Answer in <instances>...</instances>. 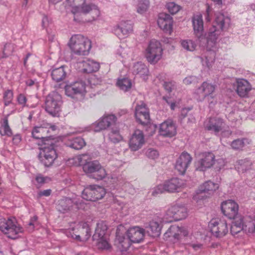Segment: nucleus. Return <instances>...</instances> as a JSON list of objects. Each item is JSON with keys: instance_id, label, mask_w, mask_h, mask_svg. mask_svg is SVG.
I'll use <instances>...</instances> for the list:
<instances>
[{"instance_id": "1", "label": "nucleus", "mask_w": 255, "mask_h": 255, "mask_svg": "<svg viewBox=\"0 0 255 255\" xmlns=\"http://www.w3.org/2000/svg\"><path fill=\"white\" fill-rule=\"evenodd\" d=\"M230 21V18L223 13L217 14L215 24L210 29L207 36L208 47L212 48L215 46L222 31L229 25Z\"/></svg>"}, {"instance_id": "2", "label": "nucleus", "mask_w": 255, "mask_h": 255, "mask_svg": "<svg viewBox=\"0 0 255 255\" xmlns=\"http://www.w3.org/2000/svg\"><path fill=\"white\" fill-rule=\"evenodd\" d=\"M71 53L78 56H87L92 48L91 40L81 34L72 36L68 43Z\"/></svg>"}, {"instance_id": "3", "label": "nucleus", "mask_w": 255, "mask_h": 255, "mask_svg": "<svg viewBox=\"0 0 255 255\" xmlns=\"http://www.w3.org/2000/svg\"><path fill=\"white\" fill-rule=\"evenodd\" d=\"M0 231L7 238L14 240L23 232V229L15 218L0 216Z\"/></svg>"}, {"instance_id": "4", "label": "nucleus", "mask_w": 255, "mask_h": 255, "mask_svg": "<svg viewBox=\"0 0 255 255\" xmlns=\"http://www.w3.org/2000/svg\"><path fill=\"white\" fill-rule=\"evenodd\" d=\"M43 144H41L39 153V159L41 162L46 167L52 165L54 161L58 157L55 149L54 140L48 139Z\"/></svg>"}, {"instance_id": "5", "label": "nucleus", "mask_w": 255, "mask_h": 255, "mask_svg": "<svg viewBox=\"0 0 255 255\" xmlns=\"http://www.w3.org/2000/svg\"><path fill=\"white\" fill-rule=\"evenodd\" d=\"M65 234L69 238L77 241H86L91 236L90 228L86 222H81L71 228L66 229Z\"/></svg>"}, {"instance_id": "6", "label": "nucleus", "mask_w": 255, "mask_h": 255, "mask_svg": "<svg viewBox=\"0 0 255 255\" xmlns=\"http://www.w3.org/2000/svg\"><path fill=\"white\" fill-rule=\"evenodd\" d=\"M62 104L61 95L56 92H53L50 93L46 98L45 111L52 117H58L61 111Z\"/></svg>"}, {"instance_id": "7", "label": "nucleus", "mask_w": 255, "mask_h": 255, "mask_svg": "<svg viewBox=\"0 0 255 255\" xmlns=\"http://www.w3.org/2000/svg\"><path fill=\"white\" fill-rule=\"evenodd\" d=\"M163 49L160 42L154 39H151L145 49V57L151 64H155L162 58Z\"/></svg>"}, {"instance_id": "8", "label": "nucleus", "mask_w": 255, "mask_h": 255, "mask_svg": "<svg viewBox=\"0 0 255 255\" xmlns=\"http://www.w3.org/2000/svg\"><path fill=\"white\" fill-rule=\"evenodd\" d=\"M83 171L96 180H102L105 178L107 173L105 169L102 166L97 160L89 161L83 167Z\"/></svg>"}, {"instance_id": "9", "label": "nucleus", "mask_w": 255, "mask_h": 255, "mask_svg": "<svg viewBox=\"0 0 255 255\" xmlns=\"http://www.w3.org/2000/svg\"><path fill=\"white\" fill-rule=\"evenodd\" d=\"M209 228L212 235L216 238H221L229 232L227 222L224 219H213L209 223Z\"/></svg>"}, {"instance_id": "10", "label": "nucleus", "mask_w": 255, "mask_h": 255, "mask_svg": "<svg viewBox=\"0 0 255 255\" xmlns=\"http://www.w3.org/2000/svg\"><path fill=\"white\" fill-rule=\"evenodd\" d=\"M105 194L106 191L103 187L94 185L86 187L82 192V196L85 200L95 202L103 198Z\"/></svg>"}, {"instance_id": "11", "label": "nucleus", "mask_w": 255, "mask_h": 255, "mask_svg": "<svg viewBox=\"0 0 255 255\" xmlns=\"http://www.w3.org/2000/svg\"><path fill=\"white\" fill-rule=\"evenodd\" d=\"M90 0H86L84 3L82 4L77 11V13L83 14L88 16V21H92L97 19L100 12L98 6L94 4L89 2Z\"/></svg>"}, {"instance_id": "12", "label": "nucleus", "mask_w": 255, "mask_h": 255, "mask_svg": "<svg viewBox=\"0 0 255 255\" xmlns=\"http://www.w3.org/2000/svg\"><path fill=\"white\" fill-rule=\"evenodd\" d=\"M216 162L219 163H224L223 160L221 158L215 160V156L213 153L204 152L201 154V157L198 161L197 169L200 171H205L211 168Z\"/></svg>"}, {"instance_id": "13", "label": "nucleus", "mask_w": 255, "mask_h": 255, "mask_svg": "<svg viewBox=\"0 0 255 255\" xmlns=\"http://www.w3.org/2000/svg\"><path fill=\"white\" fill-rule=\"evenodd\" d=\"M113 31L120 39L127 37L133 31V24L128 20H123L114 26Z\"/></svg>"}, {"instance_id": "14", "label": "nucleus", "mask_w": 255, "mask_h": 255, "mask_svg": "<svg viewBox=\"0 0 255 255\" xmlns=\"http://www.w3.org/2000/svg\"><path fill=\"white\" fill-rule=\"evenodd\" d=\"M166 216L167 219L173 218L175 220H181L187 217V208L184 205L177 203L167 210Z\"/></svg>"}, {"instance_id": "15", "label": "nucleus", "mask_w": 255, "mask_h": 255, "mask_svg": "<svg viewBox=\"0 0 255 255\" xmlns=\"http://www.w3.org/2000/svg\"><path fill=\"white\" fill-rule=\"evenodd\" d=\"M216 88L215 85L207 82H203L195 92V94L198 96V100L202 101L209 97L213 98L212 95L215 92Z\"/></svg>"}, {"instance_id": "16", "label": "nucleus", "mask_w": 255, "mask_h": 255, "mask_svg": "<svg viewBox=\"0 0 255 255\" xmlns=\"http://www.w3.org/2000/svg\"><path fill=\"white\" fill-rule=\"evenodd\" d=\"M134 116L136 121L141 125L146 124L149 122V110L143 102L136 105L135 108Z\"/></svg>"}, {"instance_id": "17", "label": "nucleus", "mask_w": 255, "mask_h": 255, "mask_svg": "<svg viewBox=\"0 0 255 255\" xmlns=\"http://www.w3.org/2000/svg\"><path fill=\"white\" fill-rule=\"evenodd\" d=\"M192 160L191 156L186 152H182L177 159L175 168L180 174L183 175Z\"/></svg>"}, {"instance_id": "18", "label": "nucleus", "mask_w": 255, "mask_h": 255, "mask_svg": "<svg viewBox=\"0 0 255 255\" xmlns=\"http://www.w3.org/2000/svg\"><path fill=\"white\" fill-rule=\"evenodd\" d=\"M144 143L145 139L143 132L139 129L135 130L128 141L129 148L132 151H137L141 148Z\"/></svg>"}, {"instance_id": "19", "label": "nucleus", "mask_w": 255, "mask_h": 255, "mask_svg": "<svg viewBox=\"0 0 255 255\" xmlns=\"http://www.w3.org/2000/svg\"><path fill=\"white\" fill-rule=\"evenodd\" d=\"M116 121L117 118L114 115L104 116L98 122L93 124V128L95 131H100L114 126Z\"/></svg>"}, {"instance_id": "20", "label": "nucleus", "mask_w": 255, "mask_h": 255, "mask_svg": "<svg viewBox=\"0 0 255 255\" xmlns=\"http://www.w3.org/2000/svg\"><path fill=\"white\" fill-rule=\"evenodd\" d=\"M221 209L223 214L230 219H235L237 217L239 210L238 204L232 200L223 202L221 205Z\"/></svg>"}, {"instance_id": "21", "label": "nucleus", "mask_w": 255, "mask_h": 255, "mask_svg": "<svg viewBox=\"0 0 255 255\" xmlns=\"http://www.w3.org/2000/svg\"><path fill=\"white\" fill-rule=\"evenodd\" d=\"M127 235L131 243H139L143 240L145 231L139 227H133L127 231Z\"/></svg>"}, {"instance_id": "22", "label": "nucleus", "mask_w": 255, "mask_h": 255, "mask_svg": "<svg viewBox=\"0 0 255 255\" xmlns=\"http://www.w3.org/2000/svg\"><path fill=\"white\" fill-rule=\"evenodd\" d=\"M66 94L72 97L78 94H83L86 92V84L82 81L76 82L65 87Z\"/></svg>"}, {"instance_id": "23", "label": "nucleus", "mask_w": 255, "mask_h": 255, "mask_svg": "<svg viewBox=\"0 0 255 255\" xmlns=\"http://www.w3.org/2000/svg\"><path fill=\"white\" fill-rule=\"evenodd\" d=\"M159 132L164 136L172 137L176 133V128L173 122L168 120L160 124Z\"/></svg>"}, {"instance_id": "24", "label": "nucleus", "mask_w": 255, "mask_h": 255, "mask_svg": "<svg viewBox=\"0 0 255 255\" xmlns=\"http://www.w3.org/2000/svg\"><path fill=\"white\" fill-rule=\"evenodd\" d=\"M163 220L158 217H155L149 223L147 232L152 237L156 238L160 235Z\"/></svg>"}, {"instance_id": "25", "label": "nucleus", "mask_w": 255, "mask_h": 255, "mask_svg": "<svg viewBox=\"0 0 255 255\" xmlns=\"http://www.w3.org/2000/svg\"><path fill=\"white\" fill-rule=\"evenodd\" d=\"M172 18L168 14L162 13L159 14L157 23L159 27L166 32H170L172 26Z\"/></svg>"}, {"instance_id": "26", "label": "nucleus", "mask_w": 255, "mask_h": 255, "mask_svg": "<svg viewBox=\"0 0 255 255\" xmlns=\"http://www.w3.org/2000/svg\"><path fill=\"white\" fill-rule=\"evenodd\" d=\"M165 191L168 192H178L184 186L183 181L178 178H173L164 182Z\"/></svg>"}, {"instance_id": "27", "label": "nucleus", "mask_w": 255, "mask_h": 255, "mask_svg": "<svg viewBox=\"0 0 255 255\" xmlns=\"http://www.w3.org/2000/svg\"><path fill=\"white\" fill-rule=\"evenodd\" d=\"M225 127L226 124L223 120L217 117L210 118L208 123L206 125V128L208 130H213L215 133L222 131Z\"/></svg>"}, {"instance_id": "28", "label": "nucleus", "mask_w": 255, "mask_h": 255, "mask_svg": "<svg viewBox=\"0 0 255 255\" xmlns=\"http://www.w3.org/2000/svg\"><path fill=\"white\" fill-rule=\"evenodd\" d=\"M192 24L195 34L199 39L201 38L203 34V21L200 13L193 15Z\"/></svg>"}, {"instance_id": "29", "label": "nucleus", "mask_w": 255, "mask_h": 255, "mask_svg": "<svg viewBox=\"0 0 255 255\" xmlns=\"http://www.w3.org/2000/svg\"><path fill=\"white\" fill-rule=\"evenodd\" d=\"M49 132L48 129L46 127H37L33 128L32 134V136L35 139L41 140L40 144H43L44 142H46V140L50 139L47 136ZM40 144V143H39Z\"/></svg>"}, {"instance_id": "30", "label": "nucleus", "mask_w": 255, "mask_h": 255, "mask_svg": "<svg viewBox=\"0 0 255 255\" xmlns=\"http://www.w3.org/2000/svg\"><path fill=\"white\" fill-rule=\"evenodd\" d=\"M251 89L250 84L247 80L243 79L237 80L236 91L240 97H246Z\"/></svg>"}, {"instance_id": "31", "label": "nucleus", "mask_w": 255, "mask_h": 255, "mask_svg": "<svg viewBox=\"0 0 255 255\" xmlns=\"http://www.w3.org/2000/svg\"><path fill=\"white\" fill-rule=\"evenodd\" d=\"M191 241L188 244L189 247L192 248L195 251H201L203 249L204 240L201 234L191 236Z\"/></svg>"}, {"instance_id": "32", "label": "nucleus", "mask_w": 255, "mask_h": 255, "mask_svg": "<svg viewBox=\"0 0 255 255\" xmlns=\"http://www.w3.org/2000/svg\"><path fill=\"white\" fill-rule=\"evenodd\" d=\"M108 226L104 221L97 223L95 233L93 236V240H99L100 238L108 237L107 234Z\"/></svg>"}, {"instance_id": "33", "label": "nucleus", "mask_w": 255, "mask_h": 255, "mask_svg": "<svg viewBox=\"0 0 255 255\" xmlns=\"http://www.w3.org/2000/svg\"><path fill=\"white\" fill-rule=\"evenodd\" d=\"M74 205V201L71 199L64 198L58 201L57 208L60 212L65 213L71 210Z\"/></svg>"}, {"instance_id": "34", "label": "nucleus", "mask_w": 255, "mask_h": 255, "mask_svg": "<svg viewBox=\"0 0 255 255\" xmlns=\"http://www.w3.org/2000/svg\"><path fill=\"white\" fill-rule=\"evenodd\" d=\"M132 72L135 75L145 79L148 73V69L146 66L141 63L137 62L135 63L132 68Z\"/></svg>"}, {"instance_id": "35", "label": "nucleus", "mask_w": 255, "mask_h": 255, "mask_svg": "<svg viewBox=\"0 0 255 255\" xmlns=\"http://www.w3.org/2000/svg\"><path fill=\"white\" fill-rule=\"evenodd\" d=\"M83 68V71L85 73H90L97 72L100 68V64L93 60L87 59L82 63Z\"/></svg>"}, {"instance_id": "36", "label": "nucleus", "mask_w": 255, "mask_h": 255, "mask_svg": "<svg viewBox=\"0 0 255 255\" xmlns=\"http://www.w3.org/2000/svg\"><path fill=\"white\" fill-rule=\"evenodd\" d=\"M219 187V184L214 183L211 181H208L204 182L200 186L199 191L201 193H207L211 195L216 191Z\"/></svg>"}, {"instance_id": "37", "label": "nucleus", "mask_w": 255, "mask_h": 255, "mask_svg": "<svg viewBox=\"0 0 255 255\" xmlns=\"http://www.w3.org/2000/svg\"><path fill=\"white\" fill-rule=\"evenodd\" d=\"M234 219L231 226V233L234 236L244 230L243 217L240 216Z\"/></svg>"}, {"instance_id": "38", "label": "nucleus", "mask_w": 255, "mask_h": 255, "mask_svg": "<svg viewBox=\"0 0 255 255\" xmlns=\"http://www.w3.org/2000/svg\"><path fill=\"white\" fill-rule=\"evenodd\" d=\"M51 75L53 80L56 82H58L65 78L66 72L64 70V67L61 66L53 69L51 71Z\"/></svg>"}, {"instance_id": "39", "label": "nucleus", "mask_w": 255, "mask_h": 255, "mask_svg": "<svg viewBox=\"0 0 255 255\" xmlns=\"http://www.w3.org/2000/svg\"><path fill=\"white\" fill-rule=\"evenodd\" d=\"M252 165L253 163L252 161L249 159L246 158L239 160L237 162L236 166L239 172L244 173L251 169Z\"/></svg>"}, {"instance_id": "40", "label": "nucleus", "mask_w": 255, "mask_h": 255, "mask_svg": "<svg viewBox=\"0 0 255 255\" xmlns=\"http://www.w3.org/2000/svg\"><path fill=\"white\" fill-rule=\"evenodd\" d=\"M67 145L72 148L79 150L86 145V142L83 138L77 137L68 141Z\"/></svg>"}, {"instance_id": "41", "label": "nucleus", "mask_w": 255, "mask_h": 255, "mask_svg": "<svg viewBox=\"0 0 255 255\" xmlns=\"http://www.w3.org/2000/svg\"><path fill=\"white\" fill-rule=\"evenodd\" d=\"M244 231L249 233L255 232V222L250 217L243 218Z\"/></svg>"}, {"instance_id": "42", "label": "nucleus", "mask_w": 255, "mask_h": 255, "mask_svg": "<svg viewBox=\"0 0 255 255\" xmlns=\"http://www.w3.org/2000/svg\"><path fill=\"white\" fill-rule=\"evenodd\" d=\"M117 239L119 243L118 247L122 251H127L130 246V243L131 242L128 237V238H126L123 236L117 235Z\"/></svg>"}, {"instance_id": "43", "label": "nucleus", "mask_w": 255, "mask_h": 255, "mask_svg": "<svg viewBox=\"0 0 255 255\" xmlns=\"http://www.w3.org/2000/svg\"><path fill=\"white\" fill-rule=\"evenodd\" d=\"M250 143V140L247 138L237 139L233 141L231 145L235 150H242L247 144Z\"/></svg>"}, {"instance_id": "44", "label": "nucleus", "mask_w": 255, "mask_h": 255, "mask_svg": "<svg viewBox=\"0 0 255 255\" xmlns=\"http://www.w3.org/2000/svg\"><path fill=\"white\" fill-rule=\"evenodd\" d=\"M96 242V246L99 250H108L111 247L109 242L108 237L100 238L99 240H94Z\"/></svg>"}, {"instance_id": "45", "label": "nucleus", "mask_w": 255, "mask_h": 255, "mask_svg": "<svg viewBox=\"0 0 255 255\" xmlns=\"http://www.w3.org/2000/svg\"><path fill=\"white\" fill-rule=\"evenodd\" d=\"M182 47L188 51H193L197 47L196 43L191 39H184L180 41Z\"/></svg>"}, {"instance_id": "46", "label": "nucleus", "mask_w": 255, "mask_h": 255, "mask_svg": "<svg viewBox=\"0 0 255 255\" xmlns=\"http://www.w3.org/2000/svg\"><path fill=\"white\" fill-rule=\"evenodd\" d=\"M72 160L74 165L77 166L83 165V167L86 163L89 162V157L87 154H82L75 156Z\"/></svg>"}, {"instance_id": "47", "label": "nucleus", "mask_w": 255, "mask_h": 255, "mask_svg": "<svg viewBox=\"0 0 255 255\" xmlns=\"http://www.w3.org/2000/svg\"><path fill=\"white\" fill-rule=\"evenodd\" d=\"M149 6V0H138L136 4V11L139 14H143L147 10Z\"/></svg>"}, {"instance_id": "48", "label": "nucleus", "mask_w": 255, "mask_h": 255, "mask_svg": "<svg viewBox=\"0 0 255 255\" xmlns=\"http://www.w3.org/2000/svg\"><path fill=\"white\" fill-rule=\"evenodd\" d=\"M0 134L2 136L7 135L8 136L12 135V131L8 125L7 118L3 119V123L0 127Z\"/></svg>"}, {"instance_id": "49", "label": "nucleus", "mask_w": 255, "mask_h": 255, "mask_svg": "<svg viewBox=\"0 0 255 255\" xmlns=\"http://www.w3.org/2000/svg\"><path fill=\"white\" fill-rule=\"evenodd\" d=\"M117 85L121 90L126 92L131 89L132 84L130 80L129 79L123 78L118 80Z\"/></svg>"}, {"instance_id": "50", "label": "nucleus", "mask_w": 255, "mask_h": 255, "mask_svg": "<svg viewBox=\"0 0 255 255\" xmlns=\"http://www.w3.org/2000/svg\"><path fill=\"white\" fill-rule=\"evenodd\" d=\"M109 139L113 143H118L122 139V136L119 133V130L117 128H112L109 133Z\"/></svg>"}, {"instance_id": "51", "label": "nucleus", "mask_w": 255, "mask_h": 255, "mask_svg": "<svg viewBox=\"0 0 255 255\" xmlns=\"http://www.w3.org/2000/svg\"><path fill=\"white\" fill-rule=\"evenodd\" d=\"M205 59L202 58V62L203 65L210 67L213 63L215 59V53L213 52L209 51L206 53L205 55Z\"/></svg>"}, {"instance_id": "52", "label": "nucleus", "mask_w": 255, "mask_h": 255, "mask_svg": "<svg viewBox=\"0 0 255 255\" xmlns=\"http://www.w3.org/2000/svg\"><path fill=\"white\" fill-rule=\"evenodd\" d=\"M168 11L172 14L177 13L181 9V6L174 2H169L166 5Z\"/></svg>"}, {"instance_id": "53", "label": "nucleus", "mask_w": 255, "mask_h": 255, "mask_svg": "<svg viewBox=\"0 0 255 255\" xmlns=\"http://www.w3.org/2000/svg\"><path fill=\"white\" fill-rule=\"evenodd\" d=\"M13 94L11 90H7L4 92L3 96V99L4 105L5 106H8L11 103V102L13 100Z\"/></svg>"}, {"instance_id": "54", "label": "nucleus", "mask_w": 255, "mask_h": 255, "mask_svg": "<svg viewBox=\"0 0 255 255\" xmlns=\"http://www.w3.org/2000/svg\"><path fill=\"white\" fill-rule=\"evenodd\" d=\"M15 48L14 45L12 43H6L3 48V54L5 57L11 55L14 51Z\"/></svg>"}, {"instance_id": "55", "label": "nucleus", "mask_w": 255, "mask_h": 255, "mask_svg": "<svg viewBox=\"0 0 255 255\" xmlns=\"http://www.w3.org/2000/svg\"><path fill=\"white\" fill-rule=\"evenodd\" d=\"M165 191L164 184H161L157 185L154 187L152 191V195L153 196H156L159 194L163 193Z\"/></svg>"}, {"instance_id": "56", "label": "nucleus", "mask_w": 255, "mask_h": 255, "mask_svg": "<svg viewBox=\"0 0 255 255\" xmlns=\"http://www.w3.org/2000/svg\"><path fill=\"white\" fill-rule=\"evenodd\" d=\"M146 155L148 158L154 159L158 158L159 153L157 150L149 148L146 150Z\"/></svg>"}, {"instance_id": "57", "label": "nucleus", "mask_w": 255, "mask_h": 255, "mask_svg": "<svg viewBox=\"0 0 255 255\" xmlns=\"http://www.w3.org/2000/svg\"><path fill=\"white\" fill-rule=\"evenodd\" d=\"M197 82V77L193 76H187L183 80V83L186 85H189L192 84H194L196 83Z\"/></svg>"}, {"instance_id": "58", "label": "nucleus", "mask_w": 255, "mask_h": 255, "mask_svg": "<svg viewBox=\"0 0 255 255\" xmlns=\"http://www.w3.org/2000/svg\"><path fill=\"white\" fill-rule=\"evenodd\" d=\"M37 219L38 218L36 216H34L30 219V221L28 224V228L30 231L33 230L35 225L37 224Z\"/></svg>"}, {"instance_id": "59", "label": "nucleus", "mask_w": 255, "mask_h": 255, "mask_svg": "<svg viewBox=\"0 0 255 255\" xmlns=\"http://www.w3.org/2000/svg\"><path fill=\"white\" fill-rule=\"evenodd\" d=\"M17 101L22 107H24L26 105L27 99L24 95L20 94L17 97Z\"/></svg>"}, {"instance_id": "60", "label": "nucleus", "mask_w": 255, "mask_h": 255, "mask_svg": "<svg viewBox=\"0 0 255 255\" xmlns=\"http://www.w3.org/2000/svg\"><path fill=\"white\" fill-rule=\"evenodd\" d=\"M163 86L165 89L169 93L175 88V84L172 82H165Z\"/></svg>"}, {"instance_id": "61", "label": "nucleus", "mask_w": 255, "mask_h": 255, "mask_svg": "<svg viewBox=\"0 0 255 255\" xmlns=\"http://www.w3.org/2000/svg\"><path fill=\"white\" fill-rule=\"evenodd\" d=\"M50 24V20L47 16H44L42 20V26L46 29Z\"/></svg>"}, {"instance_id": "62", "label": "nucleus", "mask_w": 255, "mask_h": 255, "mask_svg": "<svg viewBox=\"0 0 255 255\" xmlns=\"http://www.w3.org/2000/svg\"><path fill=\"white\" fill-rule=\"evenodd\" d=\"M47 179H48L47 177H44L41 175H38L36 177V181L40 184H43L46 182Z\"/></svg>"}, {"instance_id": "63", "label": "nucleus", "mask_w": 255, "mask_h": 255, "mask_svg": "<svg viewBox=\"0 0 255 255\" xmlns=\"http://www.w3.org/2000/svg\"><path fill=\"white\" fill-rule=\"evenodd\" d=\"M51 193V189H47L43 191H39L38 193V195L39 197L41 196H49Z\"/></svg>"}, {"instance_id": "64", "label": "nucleus", "mask_w": 255, "mask_h": 255, "mask_svg": "<svg viewBox=\"0 0 255 255\" xmlns=\"http://www.w3.org/2000/svg\"><path fill=\"white\" fill-rule=\"evenodd\" d=\"M163 99L166 101V102L170 106V108L172 110H174L175 108V104L174 102H172L170 101L169 98H166L164 97Z\"/></svg>"}]
</instances>
